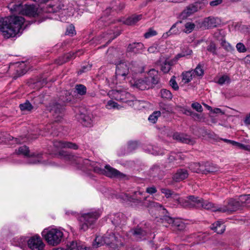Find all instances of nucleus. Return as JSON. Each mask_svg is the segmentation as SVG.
<instances>
[{
  "instance_id": "f257e3e1",
  "label": "nucleus",
  "mask_w": 250,
  "mask_h": 250,
  "mask_svg": "<svg viewBox=\"0 0 250 250\" xmlns=\"http://www.w3.org/2000/svg\"><path fill=\"white\" fill-rule=\"evenodd\" d=\"M59 155L61 159L70 162L71 164L82 170H93L96 173L104 174V168H102L98 163L91 162L88 159H83L64 151H60Z\"/></svg>"
},
{
  "instance_id": "f03ea898",
  "label": "nucleus",
  "mask_w": 250,
  "mask_h": 250,
  "mask_svg": "<svg viewBox=\"0 0 250 250\" xmlns=\"http://www.w3.org/2000/svg\"><path fill=\"white\" fill-rule=\"evenodd\" d=\"M24 19L21 16H10L0 19V31L4 38L14 37L20 32Z\"/></svg>"
},
{
  "instance_id": "7ed1b4c3",
  "label": "nucleus",
  "mask_w": 250,
  "mask_h": 250,
  "mask_svg": "<svg viewBox=\"0 0 250 250\" xmlns=\"http://www.w3.org/2000/svg\"><path fill=\"white\" fill-rule=\"evenodd\" d=\"M104 244L109 246L112 250H116L123 245L121 236L112 232H107L104 236H97L92 246L97 248Z\"/></svg>"
},
{
  "instance_id": "20e7f679",
  "label": "nucleus",
  "mask_w": 250,
  "mask_h": 250,
  "mask_svg": "<svg viewBox=\"0 0 250 250\" xmlns=\"http://www.w3.org/2000/svg\"><path fill=\"white\" fill-rule=\"evenodd\" d=\"M42 235L49 245L54 246L61 243L63 234L57 229H47L43 230Z\"/></svg>"
},
{
  "instance_id": "39448f33",
  "label": "nucleus",
  "mask_w": 250,
  "mask_h": 250,
  "mask_svg": "<svg viewBox=\"0 0 250 250\" xmlns=\"http://www.w3.org/2000/svg\"><path fill=\"white\" fill-rule=\"evenodd\" d=\"M100 217V214L97 211H92L82 214L79 217L80 229L85 231L93 225Z\"/></svg>"
},
{
  "instance_id": "423d86ee",
  "label": "nucleus",
  "mask_w": 250,
  "mask_h": 250,
  "mask_svg": "<svg viewBox=\"0 0 250 250\" xmlns=\"http://www.w3.org/2000/svg\"><path fill=\"white\" fill-rule=\"evenodd\" d=\"M12 10L29 17H35L37 15V9L33 4H15L13 5Z\"/></svg>"
},
{
  "instance_id": "0eeeda50",
  "label": "nucleus",
  "mask_w": 250,
  "mask_h": 250,
  "mask_svg": "<svg viewBox=\"0 0 250 250\" xmlns=\"http://www.w3.org/2000/svg\"><path fill=\"white\" fill-rule=\"evenodd\" d=\"M108 95L112 99L123 102L133 101L134 99L129 93L121 88L109 91Z\"/></svg>"
},
{
  "instance_id": "6e6552de",
  "label": "nucleus",
  "mask_w": 250,
  "mask_h": 250,
  "mask_svg": "<svg viewBox=\"0 0 250 250\" xmlns=\"http://www.w3.org/2000/svg\"><path fill=\"white\" fill-rule=\"evenodd\" d=\"M202 200L197 197L191 195L187 197V199L179 198L177 199V202L185 208H201Z\"/></svg>"
},
{
  "instance_id": "1a4fd4ad",
  "label": "nucleus",
  "mask_w": 250,
  "mask_h": 250,
  "mask_svg": "<svg viewBox=\"0 0 250 250\" xmlns=\"http://www.w3.org/2000/svg\"><path fill=\"white\" fill-rule=\"evenodd\" d=\"M162 220L163 223L167 222L171 225L174 230H183L186 228V224L180 219H175L166 215Z\"/></svg>"
},
{
  "instance_id": "9d476101",
  "label": "nucleus",
  "mask_w": 250,
  "mask_h": 250,
  "mask_svg": "<svg viewBox=\"0 0 250 250\" xmlns=\"http://www.w3.org/2000/svg\"><path fill=\"white\" fill-rule=\"evenodd\" d=\"M221 21L218 17L209 16L203 19L201 23V27L205 29L213 28L220 25Z\"/></svg>"
},
{
  "instance_id": "9b49d317",
  "label": "nucleus",
  "mask_w": 250,
  "mask_h": 250,
  "mask_svg": "<svg viewBox=\"0 0 250 250\" xmlns=\"http://www.w3.org/2000/svg\"><path fill=\"white\" fill-rule=\"evenodd\" d=\"M220 212L231 213L238 209L241 207V204L238 200L230 199L227 205L220 206Z\"/></svg>"
},
{
  "instance_id": "f8f14e48",
  "label": "nucleus",
  "mask_w": 250,
  "mask_h": 250,
  "mask_svg": "<svg viewBox=\"0 0 250 250\" xmlns=\"http://www.w3.org/2000/svg\"><path fill=\"white\" fill-rule=\"evenodd\" d=\"M143 192L140 191H136L134 192L133 194L129 196L127 194H125V199L128 201L131 202L136 205L143 204L145 206L147 199V197H143Z\"/></svg>"
},
{
  "instance_id": "ddd939ff",
  "label": "nucleus",
  "mask_w": 250,
  "mask_h": 250,
  "mask_svg": "<svg viewBox=\"0 0 250 250\" xmlns=\"http://www.w3.org/2000/svg\"><path fill=\"white\" fill-rule=\"evenodd\" d=\"M103 175L110 178H117L120 179H125L126 175L120 172L116 169L111 167L108 165L104 167V170Z\"/></svg>"
},
{
  "instance_id": "4468645a",
  "label": "nucleus",
  "mask_w": 250,
  "mask_h": 250,
  "mask_svg": "<svg viewBox=\"0 0 250 250\" xmlns=\"http://www.w3.org/2000/svg\"><path fill=\"white\" fill-rule=\"evenodd\" d=\"M28 246L31 250H42L44 245L39 236L31 237L27 241Z\"/></svg>"
},
{
  "instance_id": "2eb2a0df",
  "label": "nucleus",
  "mask_w": 250,
  "mask_h": 250,
  "mask_svg": "<svg viewBox=\"0 0 250 250\" xmlns=\"http://www.w3.org/2000/svg\"><path fill=\"white\" fill-rule=\"evenodd\" d=\"M130 73L128 63L126 62H120L116 66V75L117 77H122L125 79Z\"/></svg>"
},
{
  "instance_id": "dca6fc26",
  "label": "nucleus",
  "mask_w": 250,
  "mask_h": 250,
  "mask_svg": "<svg viewBox=\"0 0 250 250\" xmlns=\"http://www.w3.org/2000/svg\"><path fill=\"white\" fill-rule=\"evenodd\" d=\"M67 250H93L90 247L86 246L83 242L72 241L67 244Z\"/></svg>"
},
{
  "instance_id": "f3484780",
  "label": "nucleus",
  "mask_w": 250,
  "mask_h": 250,
  "mask_svg": "<svg viewBox=\"0 0 250 250\" xmlns=\"http://www.w3.org/2000/svg\"><path fill=\"white\" fill-rule=\"evenodd\" d=\"M129 233L130 235L132 236L133 239L137 241H140L145 239V236L146 234L145 230L139 227H137L136 228L131 229L129 231Z\"/></svg>"
},
{
  "instance_id": "a211bd4d",
  "label": "nucleus",
  "mask_w": 250,
  "mask_h": 250,
  "mask_svg": "<svg viewBox=\"0 0 250 250\" xmlns=\"http://www.w3.org/2000/svg\"><path fill=\"white\" fill-rule=\"evenodd\" d=\"M63 106L60 104H56L51 109V112L55 119L56 122H59L63 116Z\"/></svg>"
},
{
  "instance_id": "6ab92c4d",
  "label": "nucleus",
  "mask_w": 250,
  "mask_h": 250,
  "mask_svg": "<svg viewBox=\"0 0 250 250\" xmlns=\"http://www.w3.org/2000/svg\"><path fill=\"white\" fill-rule=\"evenodd\" d=\"M53 146L57 148H68L73 149H77L78 146L74 143L69 142L55 141L53 142Z\"/></svg>"
},
{
  "instance_id": "aec40b11",
  "label": "nucleus",
  "mask_w": 250,
  "mask_h": 250,
  "mask_svg": "<svg viewBox=\"0 0 250 250\" xmlns=\"http://www.w3.org/2000/svg\"><path fill=\"white\" fill-rule=\"evenodd\" d=\"M77 118L79 122L84 126L90 127L92 125V121L89 114L81 113L77 115Z\"/></svg>"
},
{
  "instance_id": "412c9836",
  "label": "nucleus",
  "mask_w": 250,
  "mask_h": 250,
  "mask_svg": "<svg viewBox=\"0 0 250 250\" xmlns=\"http://www.w3.org/2000/svg\"><path fill=\"white\" fill-rule=\"evenodd\" d=\"M173 138L179 142L188 144L193 145L194 143V141L188 136L178 132L174 133Z\"/></svg>"
},
{
  "instance_id": "4be33fe9",
  "label": "nucleus",
  "mask_w": 250,
  "mask_h": 250,
  "mask_svg": "<svg viewBox=\"0 0 250 250\" xmlns=\"http://www.w3.org/2000/svg\"><path fill=\"white\" fill-rule=\"evenodd\" d=\"M134 86L141 90L148 89L151 86L150 80L146 78L138 79L135 82Z\"/></svg>"
},
{
  "instance_id": "5701e85b",
  "label": "nucleus",
  "mask_w": 250,
  "mask_h": 250,
  "mask_svg": "<svg viewBox=\"0 0 250 250\" xmlns=\"http://www.w3.org/2000/svg\"><path fill=\"white\" fill-rule=\"evenodd\" d=\"M188 173L187 170L180 169L173 175L172 178L175 182H180L188 178Z\"/></svg>"
},
{
  "instance_id": "b1692460",
  "label": "nucleus",
  "mask_w": 250,
  "mask_h": 250,
  "mask_svg": "<svg viewBox=\"0 0 250 250\" xmlns=\"http://www.w3.org/2000/svg\"><path fill=\"white\" fill-rule=\"evenodd\" d=\"M144 44L141 42H133L129 44L127 47V51L134 53H140L142 52Z\"/></svg>"
},
{
  "instance_id": "393cba45",
  "label": "nucleus",
  "mask_w": 250,
  "mask_h": 250,
  "mask_svg": "<svg viewBox=\"0 0 250 250\" xmlns=\"http://www.w3.org/2000/svg\"><path fill=\"white\" fill-rule=\"evenodd\" d=\"M201 208H203L210 210L214 212H220V206H215L213 203L209 202L208 201H205L202 200V205H201Z\"/></svg>"
},
{
  "instance_id": "a878e982",
  "label": "nucleus",
  "mask_w": 250,
  "mask_h": 250,
  "mask_svg": "<svg viewBox=\"0 0 250 250\" xmlns=\"http://www.w3.org/2000/svg\"><path fill=\"white\" fill-rule=\"evenodd\" d=\"M148 77L146 78H149L150 80V84H156L158 83L159 81V76L158 71L152 69L149 70L148 73Z\"/></svg>"
},
{
  "instance_id": "bb28decb",
  "label": "nucleus",
  "mask_w": 250,
  "mask_h": 250,
  "mask_svg": "<svg viewBox=\"0 0 250 250\" xmlns=\"http://www.w3.org/2000/svg\"><path fill=\"white\" fill-rule=\"evenodd\" d=\"M64 5L62 0H57L55 4L50 6L51 10H49V12H59L61 10L64 11Z\"/></svg>"
},
{
  "instance_id": "cd10ccee",
  "label": "nucleus",
  "mask_w": 250,
  "mask_h": 250,
  "mask_svg": "<svg viewBox=\"0 0 250 250\" xmlns=\"http://www.w3.org/2000/svg\"><path fill=\"white\" fill-rule=\"evenodd\" d=\"M211 229L218 234H222L225 230L226 227L223 223L220 221H217L212 224Z\"/></svg>"
},
{
  "instance_id": "c85d7f7f",
  "label": "nucleus",
  "mask_w": 250,
  "mask_h": 250,
  "mask_svg": "<svg viewBox=\"0 0 250 250\" xmlns=\"http://www.w3.org/2000/svg\"><path fill=\"white\" fill-rule=\"evenodd\" d=\"M81 51L79 50L76 52H71L67 54H65L63 56H62L61 59H62L61 62H58V63L60 65L62 64L63 63L66 62L71 59H74L77 56V54Z\"/></svg>"
},
{
  "instance_id": "c756f323",
  "label": "nucleus",
  "mask_w": 250,
  "mask_h": 250,
  "mask_svg": "<svg viewBox=\"0 0 250 250\" xmlns=\"http://www.w3.org/2000/svg\"><path fill=\"white\" fill-rule=\"evenodd\" d=\"M142 15H134L128 18L124 21V23L128 25H132L136 23L142 19Z\"/></svg>"
},
{
  "instance_id": "7c9ffc66",
  "label": "nucleus",
  "mask_w": 250,
  "mask_h": 250,
  "mask_svg": "<svg viewBox=\"0 0 250 250\" xmlns=\"http://www.w3.org/2000/svg\"><path fill=\"white\" fill-rule=\"evenodd\" d=\"M123 215L121 213H117L110 216V219L112 224L115 226H118L122 224Z\"/></svg>"
},
{
  "instance_id": "2f4dec72",
  "label": "nucleus",
  "mask_w": 250,
  "mask_h": 250,
  "mask_svg": "<svg viewBox=\"0 0 250 250\" xmlns=\"http://www.w3.org/2000/svg\"><path fill=\"white\" fill-rule=\"evenodd\" d=\"M182 81L185 83L190 82L193 79V70L185 71L182 73Z\"/></svg>"
},
{
  "instance_id": "473e14b6",
  "label": "nucleus",
  "mask_w": 250,
  "mask_h": 250,
  "mask_svg": "<svg viewBox=\"0 0 250 250\" xmlns=\"http://www.w3.org/2000/svg\"><path fill=\"white\" fill-rule=\"evenodd\" d=\"M145 206L149 208L162 209L163 210V213H164L165 212H167V210L163 207V206L161 204L154 201H149L146 202Z\"/></svg>"
},
{
  "instance_id": "72a5a7b5",
  "label": "nucleus",
  "mask_w": 250,
  "mask_h": 250,
  "mask_svg": "<svg viewBox=\"0 0 250 250\" xmlns=\"http://www.w3.org/2000/svg\"><path fill=\"white\" fill-rule=\"evenodd\" d=\"M198 10V7L195 5H191L188 6L182 13L184 17L189 16L192 13Z\"/></svg>"
},
{
  "instance_id": "f704fd0d",
  "label": "nucleus",
  "mask_w": 250,
  "mask_h": 250,
  "mask_svg": "<svg viewBox=\"0 0 250 250\" xmlns=\"http://www.w3.org/2000/svg\"><path fill=\"white\" fill-rule=\"evenodd\" d=\"M198 10V7L195 5H191L188 6L182 13L184 17L189 16L192 13Z\"/></svg>"
},
{
  "instance_id": "c9c22d12",
  "label": "nucleus",
  "mask_w": 250,
  "mask_h": 250,
  "mask_svg": "<svg viewBox=\"0 0 250 250\" xmlns=\"http://www.w3.org/2000/svg\"><path fill=\"white\" fill-rule=\"evenodd\" d=\"M162 193L164 194L167 198H168L171 196L173 198L178 199L179 198H177L178 194L175 193L174 192L171 191L170 189L166 188H161L160 189Z\"/></svg>"
},
{
  "instance_id": "e433bc0d",
  "label": "nucleus",
  "mask_w": 250,
  "mask_h": 250,
  "mask_svg": "<svg viewBox=\"0 0 250 250\" xmlns=\"http://www.w3.org/2000/svg\"><path fill=\"white\" fill-rule=\"evenodd\" d=\"M29 160L30 164H36L38 163H44V161H42V156L41 154H33Z\"/></svg>"
},
{
  "instance_id": "4c0bfd02",
  "label": "nucleus",
  "mask_w": 250,
  "mask_h": 250,
  "mask_svg": "<svg viewBox=\"0 0 250 250\" xmlns=\"http://www.w3.org/2000/svg\"><path fill=\"white\" fill-rule=\"evenodd\" d=\"M75 92L79 95L83 96L86 93V87L83 84H76L75 86Z\"/></svg>"
},
{
  "instance_id": "58836bf2",
  "label": "nucleus",
  "mask_w": 250,
  "mask_h": 250,
  "mask_svg": "<svg viewBox=\"0 0 250 250\" xmlns=\"http://www.w3.org/2000/svg\"><path fill=\"white\" fill-rule=\"evenodd\" d=\"M215 171V168L210 166L208 163L202 164V168L201 169V173L207 174L208 173L213 172Z\"/></svg>"
},
{
  "instance_id": "ea45409f",
  "label": "nucleus",
  "mask_w": 250,
  "mask_h": 250,
  "mask_svg": "<svg viewBox=\"0 0 250 250\" xmlns=\"http://www.w3.org/2000/svg\"><path fill=\"white\" fill-rule=\"evenodd\" d=\"M176 23L174 24L168 32L164 33L162 37L163 38L166 39L171 35L177 34L178 32V30L176 27Z\"/></svg>"
},
{
  "instance_id": "a19ab883",
  "label": "nucleus",
  "mask_w": 250,
  "mask_h": 250,
  "mask_svg": "<svg viewBox=\"0 0 250 250\" xmlns=\"http://www.w3.org/2000/svg\"><path fill=\"white\" fill-rule=\"evenodd\" d=\"M159 106L160 110L159 111H161V114H165L169 113L171 110V108L168 105L163 103L160 104Z\"/></svg>"
},
{
  "instance_id": "79ce46f5",
  "label": "nucleus",
  "mask_w": 250,
  "mask_h": 250,
  "mask_svg": "<svg viewBox=\"0 0 250 250\" xmlns=\"http://www.w3.org/2000/svg\"><path fill=\"white\" fill-rule=\"evenodd\" d=\"M17 154L19 155H22L25 156H29V150L28 147L25 146L20 147L17 151Z\"/></svg>"
},
{
  "instance_id": "37998d69",
  "label": "nucleus",
  "mask_w": 250,
  "mask_h": 250,
  "mask_svg": "<svg viewBox=\"0 0 250 250\" xmlns=\"http://www.w3.org/2000/svg\"><path fill=\"white\" fill-rule=\"evenodd\" d=\"M190 169L193 172L197 173H201V169L202 168V164L200 163H193L189 166Z\"/></svg>"
},
{
  "instance_id": "c03bdc74",
  "label": "nucleus",
  "mask_w": 250,
  "mask_h": 250,
  "mask_svg": "<svg viewBox=\"0 0 250 250\" xmlns=\"http://www.w3.org/2000/svg\"><path fill=\"white\" fill-rule=\"evenodd\" d=\"M161 96L162 98L170 100L172 97V95L171 92L166 89H162L161 90Z\"/></svg>"
},
{
  "instance_id": "a18cd8bd",
  "label": "nucleus",
  "mask_w": 250,
  "mask_h": 250,
  "mask_svg": "<svg viewBox=\"0 0 250 250\" xmlns=\"http://www.w3.org/2000/svg\"><path fill=\"white\" fill-rule=\"evenodd\" d=\"M20 107L22 111H31L33 108V106L29 101H26L24 103L21 104Z\"/></svg>"
},
{
  "instance_id": "49530a36",
  "label": "nucleus",
  "mask_w": 250,
  "mask_h": 250,
  "mask_svg": "<svg viewBox=\"0 0 250 250\" xmlns=\"http://www.w3.org/2000/svg\"><path fill=\"white\" fill-rule=\"evenodd\" d=\"M171 64L169 62L165 61L161 64V70L165 73L169 72L171 68Z\"/></svg>"
},
{
  "instance_id": "de8ad7c7",
  "label": "nucleus",
  "mask_w": 250,
  "mask_h": 250,
  "mask_svg": "<svg viewBox=\"0 0 250 250\" xmlns=\"http://www.w3.org/2000/svg\"><path fill=\"white\" fill-rule=\"evenodd\" d=\"M161 115V111H155L148 117V120L152 123H155L158 117Z\"/></svg>"
},
{
  "instance_id": "09e8293b",
  "label": "nucleus",
  "mask_w": 250,
  "mask_h": 250,
  "mask_svg": "<svg viewBox=\"0 0 250 250\" xmlns=\"http://www.w3.org/2000/svg\"><path fill=\"white\" fill-rule=\"evenodd\" d=\"M238 201L241 204V206L243 204L250 203V194L241 195L238 199Z\"/></svg>"
},
{
  "instance_id": "8fccbe9b",
  "label": "nucleus",
  "mask_w": 250,
  "mask_h": 250,
  "mask_svg": "<svg viewBox=\"0 0 250 250\" xmlns=\"http://www.w3.org/2000/svg\"><path fill=\"white\" fill-rule=\"evenodd\" d=\"M148 51L150 53H156L161 51L160 46L157 43H154L150 46L148 49Z\"/></svg>"
},
{
  "instance_id": "3c124183",
  "label": "nucleus",
  "mask_w": 250,
  "mask_h": 250,
  "mask_svg": "<svg viewBox=\"0 0 250 250\" xmlns=\"http://www.w3.org/2000/svg\"><path fill=\"white\" fill-rule=\"evenodd\" d=\"M221 44L222 46L228 51L231 52L234 50L233 47L226 41H222Z\"/></svg>"
},
{
  "instance_id": "603ef678",
  "label": "nucleus",
  "mask_w": 250,
  "mask_h": 250,
  "mask_svg": "<svg viewBox=\"0 0 250 250\" xmlns=\"http://www.w3.org/2000/svg\"><path fill=\"white\" fill-rule=\"evenodd\" d=\"M118 104L112 100H109L108 101L106 104L105 105L106 108L108 109L118 108Z\"/></svg>"
},
{
  "instance_id": "864d4df0",
  "label": "nucleus",
  "mask_w": 250,
  "mask_h": 250,
  "mask_svg": "<svg viewBox=\"0 0 250 250\" xmlns=\"http://www.w3.org/2000/svg\"><path fill=\"white\" fill-rule=\"evenodd\" d=\"M193 71V74L195 73V74L198 76H202L204 75V70L203 69V67L200 64H198Z\"/></svg>"
},
{
  "instance_id": "5fc2aeb1",
  "label": "nucleus",
  "mask_w": 250,
  "mask_h": 250,
  "mask_svg": "<svg viewBox=\"0 0 250 250\" xmlns=\"http://www.w3.org/2000/svg\"><path fill=\"white\" fill-rule=\"evenodd\" d=\"M216 49L217 47L215 44L212 42H210L207 47V50L212 53L213 55H217Z\"/></svg>"
},
{
  "instance_id": "6e6d98bb",
  "label": "nucleus",
  "mask_w": 250,
  "mask_h": 250,
  "mask_svg": "<svg viewBox=\"0 0 250 250\" xmlns=\"http://www.w3.org/2000/svg\"><path fill=\"white\" fill-rule=\"evenodd\" d=\"M236 48L237 50L239 53H244L247 51V48L245 47V45L241 42H239L237 43L236 45Z\"/></svg>"
},
{
  "instance_id": "4d7b16f0",
  "label": "nucleus",
  "mask_w": 250,
  "mask_h": 250,
  "mask_svg": "<svg viewBox=\"0 0 250 250\" xmlns=\"http://www.w3.org/2000/svg\"><path fill=\"white\" fill-rule=\"evenodd\" d=\"M195 27V24L191 22H187L185 24L186 30L185 32L187 33H189L192 32L193 29Z\"/></svg>"
},
{
  "instance_id": "13d9d810",
  "label": "nucleus",
  "mask_w": 250,
  "mask_h": 250,
  "mask_svg": "<svg viewBox=\"0 0 250 250\" xmlns=\"http://www.w3.org/2000/svg\"><path fill=\"white\" fill-rule=\"evenodd\" d=\"M156 35H157V32L155 30H154L151 28H150V29H149L148 31L146 32L144 34V36L147 39V38H149L151 37L155 36Z\"/></svg>"
},
{
  "instance_id": "bf43d9fd",
  "label": "nucleus",
  "mask_w": 250,
  "mask_h": 250,
  "mask_svg": "<svg viewBox=\"0 0 250 250\" xmlns=\"http://www.w3.org/2000/svg\"><path fill=\"white\" fill-rule=\"evenodd\" d=\"M229 79L227 75H224L222 77H220L218 81V83L221 85H222L225 83H229Z\"/></svg>"
},
{
  "instance_id": "052dcab7",
  "label": "nucleus",
  "mask_w": 250,
  "mask_h": 250,
  "mask_svg": "<svg viewBox=\"0 0 250 250\" xmlns=\"http://www.w3.org/2000/svg\"><path fill=\"white\" fill-rule=\"evenodd\" d=\"M191 107L199 112H202L203 111L202 106L198 103H194L192 104Z\"/></svg>"
},
{
  "instance_id": "680f3d73",
  "label": "nucleus",
  "mask_w": 250,
  "mask_h": 250,
  "mask_svg": "<svg viewBox=\"0 0 250 250\" xmlns=\"http://www.w3.org/2000/svg\"><path fill=\"white\" fill-rule=\"evenodd\" d=\"M170 86L175 90H177L179 89V86L177 83L174 77H173L169 81Z\"/></svg>"
},
{
  "instance_id": "e2e57ef3",
  "label": "nucleus",
  "mask_w": 250,
  "mask_h": 250,
  "mask_svg": "<svg viewBox=\"0 0 250 250\" xmlns=\"http://www.w3.org/2000/svg\"><path fill=\"white\" fill-rule=\"evenodd\" d=\"M157 191V189L154 186L147 187L146 188V192L151 195L155 193Z\"/></svg>"
},
{
  "instance_id": "0e129e2a",
  "label": "nucleus",
  "mask_w": 250,
  "mask_h": 250,
  "mask_svg": "<svg viewBox=\"0 0 250 250\" xmlns=\"http://www.w3.org/2000/svg\"><path fill=\"white\" fill-rule=\"evenodd\" d=\"M223 0H214L210 1L209 5L211 7H216L223 2Z\"/></svg>"
},
{
  "instance_id": "69168bd1",
  "label": "nucleus",
  "mask_w": 250,
  "mask_h": 250,
  "mask_svg": "<svg viewBox=\"0 0 250 250\" xmlns=\"http://www.w3.org/2000/svg\"><path fill=\"white\" fill-rule=\"evenodd\" d=\"M5 141H14V142H15L16 143H20V141H19V139L18 138H14L13 137L8 135V134H6V136H5Z\"/></svg>"
},
{
  "instance_id": "338daca9",
  "label": "nucleus",
  "mask_w": 250,
  "mask_h": 250,
  "mask_svg": "<svg viewBox=\"0 0 250 250\" xmlns=\"http://www.w3.org/2000/svg\"><path fill=\"white\" fill-rule=\"evenodd\" d=\"M64 93L65 95V97L62 98L61 100L63 102L70 101L71 100V97H70V93L68 91H64Z\"/></svg>"
},
{
  "instance_id": "774afa93",
  "label": "nucleus",
  "mask_w": 250,
  "mask_h": 250,
  "mask_svg": "<svg viewBox=\"0 0 250 250\" xmlns=\"http://www.w3.org/2000/svg\"><path fill=\"white\" fill-rule=\"evenodd\" d=\"M75 33L74 27L73 26H69L67 28L66 33L67 35H73Z\"/></svg>"
}]
</instances>
